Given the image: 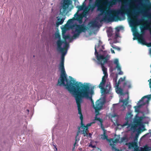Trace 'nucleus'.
<instances>
[{
  "label": "nucleus",
  "mask_w": 151,
  "mask_h": 151,
  "mask_svg": "<svg viewBox=\"0 0 151 151\" xmlns=\"http://www.w3.org/2000/svg\"><path fill=\"white\" fill-rule=\"evenodd\" d=\"M60 52L62 55L59 67L60 74L57 85L65 86L68 91L73 93V94H94L93 86L87 83H83L81 82H76L71 77L70 80L67 78L64 66V56L66 54V51L65 50Z\"/></svg>",
  "instance_id": "f257e3e1"
},
{
  "label": "nucleus",
  "mask_w": 151,
  "mask_h": 151,
  "mask_svg": "<svg viewBox=\"0 0 151 151\" xmlns=\"http://www.w3.org/2000/svg\"><path fill=\"white\" fill-rule=\"evenodd\" d=\"M100 1L101 0H96L94 4L92 5L89 4L88 5L89 8L86 7L85 10L87 12L90 10L92 11L95 7L97 6V10L100 11L101 13L98 15V16L96 19L97 20H99L101 22L103 21L109 22L114 20H121V18L118 15L119 14H127L128 16H132V22H135L136 21L137 16L138 13L135 12L136 8L134 5H132L130 9H126L125 6H122L118 12L115 11L110 12H107L103 17L100 19V16L102 15L105 11V8L102 5H100Z\"/></svg>",
  "instance_id": "f03ea898"
},
{
  "label": "nucleus",
  "mask_w": 151,
  "mask_h": 151,
  "mask_svg": "<svg viewBox=\"0 0 151 151\" xmlns=\"http://www.w3.org/2000/svg\"><path fill=\"white\" fill-rule=\"evenodd\" d=\"M75 98L77 105L78 104L80 105V108L81 109V103L83 99L85 98L91 100L93 108L95 110L96 115L95 116V120H98L100 123L101 128L104 129V128L103 126V120L97 117V115L99 114V111L101 109L103 106L106 101L105 96H103L102 98L98 100L96 103L95 106L93 101L92 99V95H72Z\"/></svg>",
  "instance_id": "7ed1b4c3"
},
{
  "label": "nucleus",
  "mask_w": 151,
  "mask_h": 151,
  "mask_svg": "<svg viewBox=\"0 0 151 151\" xmlns=\"http://www.w3.org/2000/svg\"><path fill=\"white\" fill-rule=\"evenodd\" d=\"M96 45H95V55H96L97 60L101 65L103 73L104 74L105 76H106V77H107L108 76L107 70V68L105 67L104 64L107 62L108 61L110 58V56L108 55H106V56L105 57L103 55L99 54L96 49Z\"/></svg>",
  "instance_id": "20e7f679"
},
{
  "label": "nucleus",
  "mask_w": 151,
  "mask_h": 151,
  "mask_svg": "<svg viewBox=\"0 0 151 151\" xmlns=\"http://www.w3.org/2000/svg\"><path fill=\"white\" fill-rule=\"evenodd\" d=\"M78 113L80 115V118L81 120V126L80 127H79L78 131L77 132V134L76 137V142L74 145V147L76 145V142L77 141L76 138L78 135L79 133L81 132L82 134H83L84 135V136H85L87 135L88 132V128L87 127H86L83 123V116L82 114L81 110L80 108V105L79 104H78Z\"/></svg>",
  "instance_id": "39448f33"
},
{
  "label": "nucleus",
  "mask_w": 151,
  "mask_h": 151,
  "mask_svg": "<svg viewBox=\"0 0 151 151\" xmlns=\"http://www.w3.org/2000/svg\"><path fill=\"white\" fill-rule=\"evenodd\" d=\"M105 77H106V76H105V75L103 77L102 81L99 85V87L100 89V91L101 94H111V91L112 88L110 84H107L105 87H104L106 81Z\"/></svg>",
  "instance_id": "423d86ee"
},
{
  "label": "nucleus",
  "mask_w": 151,
  "mask_h": 151,
  "mask_svg": "<svg viewBox=\"0 0 151 151\" xmlns=\"http://www.w3.org/2000/svg\"><path fill=\"white\" fill-rule=\"evenodd\" d=\"M88 29V27L84 24L76 25L75 31L77 33L73 35V38H76L79 36L81 33L82 32H85Z\"/></svg>",
  "instance_id": "0eeeda50"
},
{
  "label": "nucleus",
  "mask_w": 151,
  "mask_h": 151,
  "mask_svg": "<svg viewBox=\"0 0 151 151\" xmlns=\"http://www.w3.org/2000/svg\"><path fill=\"white\" fill-rule=\"evenodd\" d=\"M151 99V95H147L144 96L137 104V106L134 107L135 111L139 112V108L142 106L148 104Z\"/></svg>",
  "instance_id": "6e6552de"
},
{
  "label": "nucleus",
  "mask_w": 151,
  "mask_h": 151,
  "mask_svg": "<svg viewBox=\"0 0 151 151\" xmlns=\"http://www.w3.org/2000/svg\"><path fill=\"white\" fill-rule=\"evenodd\" d=\"M127 139L126 137H123L119 139H116L114 140L113 139H109V141L110 142V145L111 146L112 150L115 151H121V150L115 147L114 144L118 142L121 143L124 142H127Z\"/></svg>",
  "instance_id": "1a4fd4ad"
},
{
  "label": "nucleus",
  "mask_w": 151,
  "mask_h": 151,
  "mask_svg": "<svg viewBox=\"0 0 151 151\" xmlns=\"http://www.w3.org/2000/svg\"><path fill=\"white\" fill-rule=\"evenodd\" d=\"M149 119L148 117L145 116H139L136 115L134 119V122L137 124L148 123Z\"/></svg>",
  "instance_id": "9d476101"
},
{
  "label": "nucleus",
  "mask_w": 151,
  "mask_h": 151,
  "mask_svg": "<svg viewBox=\"0 0 151 151\" xmlns=\"http://www.w3.org/2000/svg\"><path fill=\"white\" fill-rule=\"evenodd\" d=\"M71 0H63V3L62 5V8L60 10V14L62 15L66 13L67 9L69 7V5L71 4Z\"/></svg>",
  "instance_id": "9b49d317"
},
{
  "label": "nucleus",
  "mask_w": 151,
  "mask_h": 151,
  "mask_svg": "<svg viewBox=\"0 0 151 151\" xmlns=\"http://www.w3.org/2000/svg\"><path fill=\"white\" fill-rule=\"evenodd\" d=\"M118 116L117 115L114 114L111 115V121L115 125L117 126L121 125V126L122 124H120L118 122Z\"/></svg>",
  "instance_id": "f8f14e48"
},
{
  "label": "nucleus",
  "mask_w": 151,
  "mask_h": 151,
  "mask_svg": "<svg viewBox=\"0 0 151 151\" xmlns=\"http://www.w3.org/2000/svg\"><path fill=\"white\" fill-rule=\"evenodd\" d=\"M146 24L142 26V27H140L141 30V32L143 33L144 32V31L143 30V29H148L149 30L150 34L151 35V27L150 25V22L148 21H145Z\"/></svg>",
  "instance_id": "ddd939ff"
},
{
  "label": "nucleus",
  "mask_w": 151,
  "mask_h": 151,
  "mask_svg": "<svg viewBox=\"0 0 151 151\" xmlns=\"http://www.w3.org/2000/svg\"><path fill=\"white\" fill-rule=\"evenodd\" d=\"M128 126L127 128L130 129H129V130H132L133 132H134L136 129V127L134 126H133L131 124L129 123L128 122H126L124 124H122L121 126L122 127H124L126 126Z\"/></svg>",
  "instance_id": "4468645a"
},
{
  "label": "nucleus",
  "mask_w": 151,
  "mask_h": 151,
  "mask_svg": "<svg viewBox=\"0 0 151 151\" xmlns=\"http://www.w3.org/2000/svg\"><path fill=\"white\" fill-rule=\"evenodd\" d=\"M65 42L64 41L62 40L61 39H58L56 42V44L57 45V50L60 52H62L65 51L64 48L62 47L61 46L63 43Z\"/></svg>",
  "instance_id": "2eb2a0df"
},
{
  "label": "nucleus",
  "mask_w": 151,
  "mask_h": 151,
  "mask_svg": "<svg viewBox=\"0 0 151 151\" xmlns=\"http://www.w3.org/2000/svg\"><path fill=\"white\" fill-rule=\"evenodd\" d=\"M75 17L74 19L78 21L79 24H81L82 23L83 18L84 17V15L83 14H78L76 13L74 15Z\"/></svg>",
  "instance_id": "dca6fc26"
},
{
  "label": "nucleus",
  "mask_w": 151,
  "mask_h": 151,
  "mask_svg": "<svg viewBox=\"0 0 151 151\" xmlns=\"http://www.w3.org/2000/svg\"><path fill=\"white\" fill-rule=\"evenodd\" d=\"M75 19H74V18H73L72 19H70L68 20L67 22V25H66L69 28L71 29H73V28L76 27V24H73V21Z\"/></svg>",
  "instance_id": "f3484780"
},
{
  "label": "nucleus",
  "mask_w": 151,
  "mask_h": 151,
  "mask_svg": "<svg viewBox=\"0 0 151 151\" xmlns=\"http://www.w3.org/2000/svg\"><path fill=\"white\" fill-rule=\"evenodd\" d=\"M126 95H120L119 97L122 98L124 97V96ZM127 98L125 100H120V101L123 102V104L125 106H126L128 103V95H127Z\"/></svg>",
  "instance_id": "a211bd4d"
},
{
  "label": "nucleus",
  "mask_w": 151,
  "mask_h": 151,
  "mask_svg": "<svg viewBox=\"0 0 151 151\" xmlns=\"http://www.w3.org/2000/svg\"><path fill=\"white\" fill-rule=\"evenodd\" d=\"M133 116V115L132 114L131 111H129L127 113L126 115L125 119L126 122H128L130 120Z\"/></svg>",
  "instance_id": "6ab92c4d"
},
{
  "label": "nucleus",
  "mask_w": 151,
  "mask_h": 151,
  "mask_svg": "<svg viewBox=\"0 0 151 151\" xmlns=\"http://www.w3.org/2000/svg\"><path fill=\"white\" fill-rule=\"evenodd\" d=\"M138 40L139 42L142 43L143 45H146V43L142 35H139V37L138 38Z\"/></svg>",
  "instance_id": "aec40b11"
},
{
  "label": "nucleus",
  "mask_w": 151,
  "mask_h": 151,
  "mask_svg": "<svg viewBox=\"0 0 151 151\" xmlns=\"http://www.w3.org/2000/svg\"><path fill=\"white\" fill-rule=\"evenodd\" d=\"M65 19V18H63L60 19L59 18H58L56 23V26L58 27L59 25L62 24L63 23Z\"/></svg>",
  "instance_id": "412c9836"
},
{
  "label": "nucleus",
  "mask_w": 151,
  "mask_h": 151,
  "mask_svg": "<svg viewBox=\"0 0 151 151\" xmlns=\"http://www.w3.org/2000/svg\"><path fill=\"white\" fill-rule=\"evenodd\" d=\"M151 9V4L148 5H145L144 6V10L145 13H147Z\"/></svg>",
  "instance_id": "4be33fe9"
},
{
  "label": "nucleus",
  "mask_w": 151,
  "mask_h": 151,
  "mask_svg": "<svg viewBox=\"0 0 151 151\" xmlns=\"http://www.w3.org/2000/svg\"><path fill=\"white\" fill-rule=\"evenodd\" d=\"M114 63L116 65V68L117 70L120 69V66L119 64L118 60L117 59H116L114 60Z\"/></svg>",
  "instance_id": "5701e85b"
},
{
  "label": "nucleus",
  "mask_w": 151,
  "mask_h": 151,
  "mask_svg": "<svg viewBox=\"0 0 151 151\" xmlns=\"http://www.w3.org/2000/svg\"><path fill=\"white\" fill-rule=\"evenodd\" d=\"M116 92L118 94H124L123 92V90L122 89L120 88H119L118 87H116Z\"/></svg>",
  "instance_id": "b1692460"
},
{
  "label": "nucleus",
  "mask_w": 151,
  "mask_h": 151,
  "mask_svg": "<svg viewBox=\"0 0 151 151\" xmlns=\"http://www.w3.org/2000/svg\"><path fill=\"white\" fill-rule=\"evenodd\" d=\"M69 28L67 26H65L62 29V35L65 34L66 31L68 30Z\"/></svg>",
  "instance_id": "393cba45"
},
{
  "label": "nucleus",
  "mask_w": 151,
  "mask_h": 151,
  "mask_svg": "<svg viewBox=\"0 0 151 151\" xmlns=\"http://www.w3.org/2000/svg\"><path fill=\"white\" fill-rule=\"evenodd\" d=\"M125 77H124L123 78H121L119 80L117 83H116V87H119V85L120 83L121 82H122L124 81L125 79Z\"/></svg>",
  "instance_id": "a878e982"
},
{
  "label": "nucleus",
  "mask_w": 151,
  "mask_h": 151,
  "mask_svg": "<svg viewBox=\"0 0 151 151\" xmlns=\"http://www.w3.org/2000/svg\"><path fill=\"white\" fill-rule=\"evenodd\" d=\"M98 22L96 21H94L93 22H89L88 23V25L91 24V26L93 27H96L97 26Z\"/></svg>",
  "instance_id": "bb28decb"
},
{
  "label": "nucleus",
  "mask_w": 151,
  "mask_h": 151,
  "mask_svg": "<svg viewBox=\"0 0 151 151\" xmlns=\"http://www.w3.org/2000/svg\"><path fill=\"white\" fill-rule=\"evenodd\" d=\"M107 138H108V137L107 136H106V134L105 132H104V134L103 135H101V139H106L107 140H109H109L107 139Z\"/></svg>",
  "instance_id": "cd10ccee"
},
{
  "label": "nucleus",
  "mask_w": 151,
  "mask_h": 151,
  "mask_svg": "<svg viewBox=\"0 0 151 151\" xmlns=\"http://www.w3.org/2000/svg\"><path fill=\"white\" fill-rule=\"evenodd\" d=\"M63 38L65 40L67 39H69L70 38V36L69 35H65V34L63 35Z\"/></svg>",
  "instance_id": "c85d7f7f"
},
{
  "label": "nucleus",
  "mask_w": 151,
  "mask_h": 151,
  "mask_svg": "<svg viewBox=\"0 0 151 151\" xmlns=\"http://www.w3.org/2000/svg\"><path fill=\"white\" fill-rule=\"evenodd\" d=\"M55 38L58 39H61L60 36L59 32H56L55 33Z\"/></svg>",
  "instance_id": "c756f323"
},
{
  "label": "nucleus",
  "mask_w": 151,
  "mask_h": 151,
  "mask_svg": "<svg viewBox=\"0 0 151 151\" xmlns=\"http://www.w3.org/2000/svg\"><path fill=\"white\" fill-rule=\"evenodd\" d=\"M64 43H65V45L64 47L63 48L65 49V50L66 51H67V49L68 48V47L69 46V45L65 41V42Z\"/></svg>",
  "instance_id": "7c9ffc66"
},
{
  "label": "nucleus",
  "mask_w": 151,
  "mask_h": 151,
  "mask_svg": "<svg viewBox=\"0 0 151 151\" xmlns=\"http://www.w3.org/2000/svg\"><path fill=\"white\" fill-rule=\"evenodd\" d=\"M96 120H97V121H99L98 120H95V119L92 123H88V124H87L86 125V127H87V128H88V127L91 126V125L93 123H95Z\"/></svg>",
  "instance_id": "2f4dec72"
},
{
  "label": "nucleus",
  "mask_w": 151,
  "mask_h": 151,
  "mask_svg": "<svg viewBox=\"0 0 151 151\" xmlns=\"http://www.w3.org/2000/svg\"><path fill=\"white\" fill-rule=\"evenodd\" d=\"M138 125L140 126L141 129L142 130V131L145 130V126L144 125L142 124Z\"/></svg>",
  "instance_id": "473e14b6"
},
{
  "label": "nucleus",
  "mask_w": 151,
  "mask_h": 151,
  "mask_svg": "<svg viewBox=\"0 0 151 151\" xmlns=\"http://www.w3.org/2000/svg\"><path fill=\"white\" fill-rule=\"evenodd\" d=\"M85 6V4H84V6ZM84 7V6H79L78 7V9L79 10L81 11L83 10Z\"/></svg>",
  "instance_id": "72a5a7b5"
},
{
  "label": "nucleus",
  "mask_w": 151,
  "mask_h": 151,
  "mask_svg": "<svg viewBox=\"0 0 151 151\" xmlns=\"http://www.w3.org/2000/svg\"><path fill=\"white\" fill-rule=\"evenodd\" d=\"M112 47L115 49H116L117 50L119 51L120 50V48L118 47L114 46H112Z\"/></svg>",
  "instance_id": "f704fd0d"
},
{
  "label": "nucleus",
  "mask_w": 151,
  "mask_h": 151,
  "mask_svg": "<svg viewBox=\"0 0 151 151\" xmlns=\"http://www.w3.org/2000/svg\"><path fill=\"white\" fill-rule=\"evenodd\" d=\"M118 71H119V72L118 73V74L120 75H122L123 74V72L121 70V67H120V70H117Z\"/></svg>",
  "instance_id": "c9c22d12"
},
{
  "label": "nucleus",
  "mask_w": 151,
  "mask_h": 151,
  "mask_svg": "<svg viewBox=\"0 0 151 151\" xmlns=\"http://www.w3.org/2000/svg\"><path fill=\"white\" fill-rule=\"evenodd\" d=\"M149 133H147V134H146L144 136H143V137H146L148 135H149V133H151V129H150L149 130Z\"/></svg>",
  "instance_id": "e433bc0d"
},
{
  "label": "nucleus",
  "mask_w": 151,
  "mask_h": 151,
  "mask_svg": "<svg viewBox=\"0 0 151 151\" xmlns=\"http://www.w3.org/2000/svg\"><path fill=\"white\" fill-rule=\"evenodd\" d=\"M147 17L151 21V13L147 15Z\"/></svg>",
  "instance_id": "4c0bfd02"
},
{
  "label": "nucleus",
  "mask_w": 151,
  "mask_h": 151,
  "mask_svg": "<svg viewBox=\"0 0 151 151\" xmlns=\"http://www.w3.org/2000/svg\"><path fill=\"white\" fill-rule=\"evenodd\" d=\"M109 4L110 5H115L116 4L112 1H111L109 2Z\"/></svg>",
  "instance_id": "58836bf2"
},
{
  "label": "nucleus",
  "mask_w": 151,
  "mask_h": 151,
  "mask_svg": "<svg viewBox=\"0 0 151 151\" xmlns=\"http://www.w3.org/2000/svg\"><path fill=\"white\" fill-rule=\"evenodd\" d=\"M119 34L118 33H116L115 35V38L116 39L119 36Z\"/></svg>",
  "instance_id": "ea45409f"
},
{
  "label": "nucleus",
  "mask_w": 151,
  "mask_h": 151,
  "mask_svg": "<svg viewBox=\"0 0 151 151\" xmlns=\"http://www.w3.org/2000/svg\"><path fill=\"white\" fill-rule=\"evenodd\" d=\"M146 45H147V47H151V42L147 44L146 43Z\"/></svg>",
  "instance_id": "a19ab883"
},
{
  "label": "nucleus",
  "mask_w": 151,
  "mask_h": 151,
  "mask_svg": "<svg viewBox=\"0 0 151 151\" xmlns=\"http://www.w3.org/2000/svg\"><path fill=\"white\" fill-rule=\"evenodd\" d=\"M128 82L127 81H125V82L124 84H123V86L125 87V86L127 84Z\"/></svg>",
  "instance_id": "79ce46f5"
},
{
  "label": "nucleus",
  "mask_w": 151,
  "mask_h": 151,
  "mask_svg": "<svg viewBox=\"0 0 151 151\" xmlns=\"http://www.w3.org/2000/svg\"><path fill=\"white\" fill-rule=\"evenodd\" d=\"M115 69V68L114 69L112 67H111L110 69V71L111 72L113 71Z\"/></svg>",
  "instance_id": "37998d69"
},
{
  "label": "nucleus",
  "mask_w": 151,
  "mask_h": 151,
  "mask_svg": "<svg viewBox=\"0 0 151 151\" xmlns=\"http://www.w3.org/2000/svg\"><path fill=\"white\" fill-rule=\"evenodd\" d=\"M41 95H32V97H34L35 96H37V97H39V96H40Z\"/></svg>",
  "instance_id": "c03bdc74"
},
{
  "label": "nucleus",
  "mask_w": 151,
  "mask_h": 151,
  "mask_svg": "<svg viewBox=\"0 0 151 151\" xmlns=\"http://www.w3.org/2000/svg\"><path fill=\"white\" fill-rule=\"evenodd\" d=\"M119 0H112L116 4L117 1H119Z\"/></svg>",
  "instance_id": "a18cd8bd"
},
{
  "label": "nucleus",
  "mask_w": 151,
  "mask_h": 151,
  "mask_svg": "<svg viewBox=\"0 0 151 151\" xmlns=\"http://www.w3.org/2000/svg\"><path fill=\"white\" fill-rule=\"evenodd\" d=\"M101 41L100 40H99V43L98 44V46H97V47H99L100 46V44H101Z\"/></svg>",
  "instance_id": "49530a36"
},
{
  "label": "nucleus",
  "mask_w": 151,
  "mask_h": 151,
  "mask_svg": "<svg viewBox=\"0 0 151 151\" xmlns=\"http://www.w3.org/2000/svg\"><path fill=\"white\" fill-rule=\"evenodd\" d=\"M142 1H144L145 2H150L149 0H142Z\"/></svg>",
  "instance_id": "de8ad7c7"
},
{
  "label": "nucleus",
  "mask_w": 151,
  "mask_h": 151,
  "mask_svg": "<svg viewBox=\"0 0 151 151\" xmlns=\"http://www.w3.org/2000/svg\"><path fill=\"white\" fill-rule=\"evenodd\" d=\"M108 35L109 36L111 37L112 35V33L111 32H110L109 33H108Z\"/></svg>",
  "instance_id": "09e8293b"
},
{
  "label": "nucleus",
  "mask_w": 151,
  "mask_h": 151,
  "mask_svg": "<svg viewBox=\"0 0 151 151\" xmlns=\"http://www.w3.org/2000/svg\"><path fill=\"white\" fill-rule=\"evenodd\" d=\"M116 30L118 32L120 30V29L119 27H117L116 28Z\"/></svg>",
  "instance_id": "8fccbe9b"
},
{
  "label": "nucleus",
  "mask_w": 151,
  "mask_h": 151,
  "mask_svg": "<svg viewBox=\"0 0 151 151\" xmlns=\"http://www.w3.org/2000/svg\"><path fill=\"white\" fill-rule=\"evenodd\" d=\"M111 53H115L114 51V50H112V49H111Z\"/></svg>",
  "instance_id": "3c124183"
},
{
  "label": "nucleus",
  "mask_w": 151,
  "mask_h": 151,
  "mask_svg": "<svg viewBox=\"0 0 151 151\" xmlns=\"http://www.w3.org/2000/svg\"><path fill=\"white\" fill-rule=\"evenodd\" d=\"M128 87L129 88H130L131 87V84H129L128 86Z\"/></svg>",
  "instance_id": "603ef678"
},
{
  "label": "nucleus",
  "mask_w": 151,
  "mask_h": 151,
  "mask_svg": "<svg viewBox=\"0 0 151 151\" xmlns=\"http://www.w3.org/2000/svg\"><path fill=\"white\" fill-rule=\"evenodd\" d=\"M139 135V134H137L136 135V137H135L136 138L137 137H138V136ZM135 139H136V138H135ZM136 139V140L137 141V139Z\"/></svg>",
  "instance_id": "864d4df0"
},
{
  "label": "nucleus",
  "mask_w": 151,
  "mask_h": 151,
  "mask_svg": "<svg viewBox=\"0 0 151 151\" xmlns=\"http://www.w3.org/2000/svg\"><path fill=\"white\" fill-rule=\"evenodd\" d=\"M89 146H91V147L93 148L95 147V145H90Z\"/></svg>",
  "instance_id": "5fc2aeb1"
},
{
  "label": "nucleus",
  "mask_w": 151,
  "mask_h": 151,
  "mask_svg": "<svg viewBox=\"0 0 151 151\" xmlns=\"http://www.w3.org/2000/svg\"><path fill=\"white\" fill-rule=\"evenodd\" d=\"M117 104H114L113 105V106L114 107L115 105H117Z\"/></svg>",
  "instance_id": "6e6d98bb"
},
{
  "label": "nucleus",
  "mask_w": 151,
  "mask_h": 151,
  "mask_svg": "<svg viewBox=\"0 0 151 151\" xmlns=\"http://www.w3.org/2000/svg\"><path fill=\"white\" fill-rule=\"evenodd\" d=\"M107 1H105V2H104L103 3V4H106V3H107Z\"/></svg>",
  "instance_id": "4d7b16f0"
},
{
  "label": "nucleus",
  "mask_w": 151,
  "mask_h": 151,
  "mask_svg": "<svg viewBox=\"0 0 151 151\" xmlns=\"http://www.w3.org/2000/svg\"><path fill=\"white\" fill-rule=\"evenodd\" d=\"M89 0V3H91L92 2L93 0Z\"/></svg>",
  "instance_id": "13d9d810"
},
{
  "label": "nucleus",
  "mask_w": 151,
  "mask_h": 151,
  "mask_svg": "<svg viewBox=\"0 0 151 151\" xmlns=\"http://www.w3.org/2000/svg\"><path fill=\"white\" fill-rule=\"evenodd\" d=\"M89 136L90 137H91V135H92V134H91V133H89Z\"/></svg>",
  "instance_id": "bf43d9fd"
},
{
  "label": "nucleus",
  "mask_w": 151,
  "mask_h": 151,
  "mask_svg": "<svg viewBox=\"0 0 151 151\" xmlns=\"http://www.w3.org/2000/svg\"><path fill=\"white\" fill-rule=\"evenodd\" d=\"M125 94H129V92H127Z\"/></svg>",
  "instance_id": "052dcab7"
},
{
  "label": "nucleus",
  "mask_w": 151,
  "mask_h": 151,
  "mask_svg": "<svg viewBox=\"0 0 151 151\" xmlns=\"http://www.w3.org/2000/svg\"><path fill=\"white\" fill-rule=\"evenodd\" d=\"M27 113H28L29 112V110L28 109H27Z\"/></svg>",
  "instance_id": "680f3d73"
},
{
  "label": "nucleus",
  "mask_w": 151,
  "mask_h": 151,
  "mask_svg": "<svg viewBox=\"0 0 151 151\" xmlns=\"http://www.w3.org/2000/svg\"><path fill=\"white\" fill-rule=\"evenodd\" d=\"M128 107L131 108V105H128Z\"/></svg>",
  "instance_id": "e2e57ef3"
},
{
  "label": "nucleus",
  "mask_w": 151,
  "mask_h": 151,
  "mask_svg": "<svg viewBox=\"0 0 151 151\" xmlns=\"http://www.w3.org/2000/svg\"><path fill=\"white\" fill-rule=\"evenodd\" d=\"M150 54L151 55V49H150Z\"/></svg>",
  "instance_id": "0e129e2a"
},
{
  "label": "nucleus",
  "mask_w": 151,
  "mask_h": 151,
  "mask_svg": "<svg viewBox=\"0 0 151 151\" xmlns=\"http://www.w3.org/2000/svg\"><path fill=\"white\" fill-rule=\"evenodd\" d=\"M35 100H36V99H35ZM36 100H39V99H36Z\"/></svg>",
  "instance_id": "69168bd1"
},
{
  "label": "nucleus",
  "mask_w": 151,
  "mask_h": 151,
  "mask_svg": "<svg viewBox=\"0 0 151 151\" xmlns=\"http://www.w3.org/2000/svg\"><path fill=\"white\" fill-rule=\"evenodd\" d=\"M116 80H117V79H116Z\"/></svg>",
  "instance_id": "338daca9"
},
{
  "label": "nucleus",
  "mask_w": 151,
  "mask_h": 151,
  "mask_svg": "<svg viewBox=\"0 0 151 151\" xmlns=\"http://www.w3.org/2000/svg\"><path fill=\"white\" fill-rule=\"evenodd\" d=\"M102 48L104 49V47H103V46H102Z\"/></svg>",
  "instance_id": "774afa93"
}]
</instances>
